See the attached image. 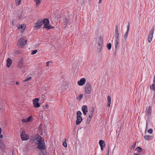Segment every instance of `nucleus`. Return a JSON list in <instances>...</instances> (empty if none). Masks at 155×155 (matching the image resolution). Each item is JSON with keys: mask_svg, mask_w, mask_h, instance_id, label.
<instances>
[{"mask_svg": "<svg viewBox=\"0 0 155 155\" xmlns=\"http://www.w3.org/2000/svg\"><path fill=\"white\" fill-rule=\"evenodd\" d=\"M81 113L80 111H78L77 113V120L76 121V125H79L82 121V119L81 117Z\"/></svg>", "mask_w": 155, "mask_h": 155, "instance_id": "20e7f679", "label": "nucleus"}, {"mask_svg": "<svg viewBox=\"0 0 155 155\" xmlns=\"http://www.w3.org/2000/svg\"><path fill=\"white\" fill-rule=\"evenodd\" d=\"M7 62V67L8 68L9 67L12 63V59L10 58H8L6 61Z\"/></svg>", "mask_w": 155, "mask_h": 155, "instance_id": "ddd939ff", "label": "nucleus"}, {"mask_svg": "<svg viewBox=\"0 0 155 155\" xmlns=\"http://www.w3.org/2000/svg\"><path fill=\"white\" fill-rule=\"evenodd\" d=\"M83 96L82 94H80L78 96V98L81 99L83 97Z\"/></svg>", "mask_w": 155, "mask_h": 155, "instance_id": "58836bf2", "label": "nucleus"}, {"mask_svg": "<svg viewBox=\"0 0 155 155\" xmlns=\"http://www.w3.org/2000/svg\"><path fill=\"white\" fill-rule=\"evenodd\" d=\"M102 0H99L98 4H100L102 2Z\"/></svg>", "mask_w": 155, "mask_h": 155, "instance_id": "37998d69", "label": "nucleus"}, {"mask_svg": "<svg viewBox=\"0 0 155 155\" xmlns=\"http://www.w3.org/2000/svg\"><path fill=\"white\" fill-rule=\"evenodd\" d=\"M39 155H46V153L45 151L44 152L43 151V152L41 151V152L40 153Z\"/></svg>", "mask_w": 155, "mask_h": 155, "instance_id": "72a5a7b5", "label": "nucleus"}, {"mask_svg": "<svg viewBox=\"0 0 155 155\" xmlns=\"http://www.w3.org/2000/svg\"><path fill=\"white\" fill-rule=\"evenodd\" d=\"M39 98H38L32 100L33 104L35 108H38L40 107V105L39 103Z\"/></svg>", "mask_w": 155, "mask_h": 155, "instance_id": "423d86ee", "label": "nucleus"}, {"mask_svg": "<svg viewBox=\"0 0 155 155\" xmlns=\"http://www.w3.org/2000/svg\"><path fill=\"white\" fill-rule=\"evenodd\" d=\"M98 38H99V39H100V42H102V41H103V39L101 37V36H99V37H98Z\"/></svg>", "mask_w": 155, "mask_h": 155, "instance_id": "e433bc0d", "label": "nucleus"}, {"mask_svg": "<svg viewBox=\"0 0 155 155\" xmlns=\"http://www.w3.org/2000/svg\"><path fill=\"white\" fill-rule=\"evenodd\" d=\"M33 143L37 146V148L40 149H44L45 148V144L44 139L41 136L36 135L32 139Z\"/></svg>", "mask_w": 155, "mask_h": 155, "instance_id": "f257e3e1", "label": "nucleus"}, {"mask_svg": "<svg viewBox=\"0 0 155 155\" xmlns=\"http://www.w3.org/2000/svg\"><path fill=\"white\" fill-rule=\"evenodd\" d=\"M91 90V86L90 84H87L85 87V92L89 94L90 93Z\"/></svg>", "mask_w": 155, "mask_h": 155, "instance_id": "6e6552de", "label": "nucleus"}, {"mask_svg": "<svg viewBox=\"0 0 155 155\" xmlns=\"http://www.w3.org/2000/svg\"><path fill=\"white\" fill-rule=\"evenodd\" d=\"M155 28V25H154L150 31L148 36V41L150 43L152 40L153 34Z\"/></svg>", "mask_w": 155, "mask_h": 155, "instance_id": "7ed1b4c3", "label": "nucleus"}, {"mask_svg": "<svg viewBox=\"0 0 155 155\" xmlns=\"http://www.w3.org/2000/svg\"><path fill=\"white\" fill-rule=\"evenodd\" d=\"M68 20L66 18H65L64 20V25H65V27H66L67 24H68Z\"/></svg>", "mask_w": 155, "mask_h": 155, "instance_id": "6ab92c4d", "label": "nucleus"}, {"mask_svg": "<svg viewBox=\"0 0 155 155\" xmlns=\"http://www.w3.org/2000/svg\"><path fill=\"white\" fill-rule=\"evenodd\" d=\"M23 67V60H21L18 63L17 67L19 68H21Z\"/></svg>", "mask_w": 155, "mask_h": 155, "instance_id": "2eb2a0df", "label": "nucleus"}, {"mask_svg": "<svg viewBox=\"0 0 155 155\" xmlns=\"http://www.w3.org/2000/svg\"><path fill=\"white\" fill-rule=\"evenodd\" d=\"M93 114V112L92 111H91V114L89 116V117L90 118V119L89 120L88 119L87 120V121H88V123H89L90 122L91 120V118L92 117Z\"/></svg>", "mask_w": 155, "mask_h": 155, "instance_id": "412c9836", "label": "nucleus"}, {"mask_svg": "<svg viewBox=\"0 0 155 155\" xmlns=\"http://www.w3.org/2000/svg\"><path fill=\"white\" fill-rule=\"evenodd\" d=\"M151 137V136H149V135H145L144 136L145 139L146 140H149L150 139V138Z\"/></svg>", "mask_w": 155, "mask_h": 155, "instance_id": "b1692460", "label": "nucleus"}, {"mask_svg": "<svg viewBox=\"0 0 155 155\" xmlns=\"http://www.w3.org/2000/svg\"><path fill=\"white\" fill-rule=\"evenodd\" d=\"M26 28V25L24 24H22L20 26L18 27V29L21 30L23 32V31L25 30Z\"/></svg>", "mask_w": 155, "mask_h": 155, "instance_id": "f3484780", "label": "nucleus"}, {"mask_svg": "<svg viewBox=\"0 0 155 155\" xmlns=\"http://www.w3.org/2000/svg\"><path fill=\"white\" fill-rule=\"evenodd\" d=\"M31 78H27L25 80L23 81V82L24 83L26 84L28 83V81L31 79Z\"/></svg>", "mask_w": 155, "mask_h": 155, "instance_id": "393cba45", "label": "nucleus"}, {"mask_svg": "<svg viewBox=\"0 0 155 155\" xmlns=\"http://www.w3.org/2000/svg\"><path fill=\"white\" fill-rule=\"evenodd\" d=\"M119 34V31L118 28V27L117 25L116 28V30L115 31V34Z\"/></svg>", "mask_w": 155, "mask_h": 155, "instance_id": "c756f323", "label": "nucleus"}, {"mask_svg": "<svg viewBox=\"0 0 155 155\" xmlns=\"http://www.w3.org/2000/svg\"><path fill=\"white\" fill-rule=\"evenodd\" d=\"M42 25V21L38 20L37 22L35 23L34 28L35 29L38 30L40 29Z\"/></svg>", "mask_w": 155, "mask_h": 155, "instance_id": "39448f33", "label": "nucleus"}, {"mask_svg": "<svg viewBox=\"0 0 155 155\" xmlns=\"http://www.w3.org/2000/svg\"><path fill=\"white\" fill-rule=\"evenodd\" d=\"M21 2V0H16L15 1V4L16 5H19Z\"/></svg>", "mask_w": 155, "mask_h": 155, "instance_id": "4be33fe9", "label": "nucleus"}, {"mask_svg": "<svg viewBox=\"0 0 155 155\" xmlns=\"http://www.w3.org/2000/svg\"><path fill=\"white\" fill-rule=\"evenodd\" d=\"M119 35L118 34H115V41H119Z\"/></svg>", "mask_w": 155, "mask_h": 155, "instance_id": "bb28decb", "label": "nucleus"}, {"mask_svg": "<svg viewBox=\"0 0 155 155\" xmlns=\"http://www.w3.org/2000/svg\"><path fill=\"white\" fill-rule=\"evenodd\" d=\"M63 145L65 147H67V144L66 142V139H65V141L63 143Z\"/></svg>", "mask_w": 155, "mask_h": 155, "instance_id": "473e14b6", "label": "nucleus"}, {"mask_svg": "<svg viewBox=\"0 0 155 155\" xmlns=\"http://www.w3.org/2000/svg\"><path fill=\"white\" fill-rule=\"evenodd\" d=\"M107 47L108 49L110 50L111 48V43H108L107 45Z\"/></svg>", "mask_w": 155, "mask_h": 155, "instance_id": "a878e982", "label": "nucleus"}, {"mask_svg": "<svg viewBox=\"0 0 155 155\" xmlns=\"http://www.w3.org/2000/svg\"><path fill=\"white\" fill-rule=\"evenodd\" d=\"M5 146V144H4V143L3 142V145L2 144H0V147H4Z\"/></svg>", "mask_w": 155, "mask_h": 155, "instance_id": "a19ab883", "label": "nucleus"}, {"mask_svg": "<svg viewBox=\"0 0 155 155\" xmlns=\"http://www.w3.org/2000/svg\"><path fill=\"white\" fill-rule=\"evenodd\" d=\"M137 149L139 152H140L142 150V149L140 147H137Z\"/></svg>", "mask_w": 155, "mask_h": 155, "instance_id": "4c0bfd02", "label": "nucleus"}, {"mask_svg": "<svg viewBox=\"0 0 155 155\" xmlns=\"http://www.w3.org/2000/svg\"><path fill=\"white\" fill-rule=\"evenodd\" d=\"M150 87L152 90L154 91L155 90V84H153L152 86Z\"/></svg>", "mask_w": 155, "mask_h": 155, "instance_id": "c85d7f7f", "label": "nucleus"}, {"mask_svg": "<svg viewBox=\"0 0 155 155\" xmlns=\"http://www.w3.org/2000/svg\"><path fill=\"white\" fill-rule=\"evenodd\" d=\"M82 109L84 115H86L88 111L87 107L85 105H84L83 106Z\"/></svg>", "mask_w": 155, "mask_h": 155, "instance_id": "f8f14e48", "label": "nucleus"}, {"mask_svg": "<svg viewBox=\"0 0 155 155\" xmlns=\"http://www.w3.org/2000/svg\"><path fill=\"white\" fill-rule=\"evenodd\" d=\"M86 80L84 78H82L80 81L78 82V83L79 85H82L84 84Z\"/></svg>", "mask_w": 155, "mask_h": 155, "instance_id": "4468645a", "label": "nucleus"}, {"mask_svg": "<svg viewBox=\"0 0 155 155\" xmlns=\"http://www.w3.org/2000/svg\"><path fill=\"white\" fill-rule=\"evenodd\" d=\"M33 118L31 116L29 117L27 119H23L22 120V121L23 122H32V121Z\"/></svg>", "mask_w": 155, "mask_h": 155, "instance_id": "1a4fd4ad", "label": "nucleus"}, {"mask_svg": "<svg viewBox=\"0 0 155 155\" xmlns=\"http://www.w3.org/2000/svg\"><path fill=\"white\" fill-rule=\"evenodd\" d=\"M45 107L46 108H48V104H46L45 105Z\"/></svg>", "mask_w": 155, "mask_h": 155, "instance_id": "c03bdc74", "label": "nucleus"}, {"mask_svg": "<svg viewBox=\"0 0 155 155\" xmlns=\"http://www.w3.org/2000/svg\"><path fill=\"white\" fill-rule=\"evenodd\" d=\"M151 111V107H149L148 110L147 111V115H150Z\"/></svg>", "mask_w": 155, "mask_h": 155, "instance_id": "5701e85b", "label": "nucleus"}, {"mask_svg": "<svg viewBox=\"0 0 155 155\" xmlns=\"http://www.w3.org/2000/svg\"><path fill=\"white\" fill-rule=\"evenodd\" d=\"M37 52H38V50H35L32 51L31 54L32 55L34 54H35Z\"/></svg>", "mask_w": 155, "mask_h": 155, "instance_id": "7c9ffc66", "label": "nucleus"}, {"mask_svg": "<svg viewBox=\"0 0 155 155\" xmlns=\"http://www.w3.org/2000/svg\"><path fill=\"white\" fill-rule=\"evenodd\" d=\"M109 155V154H108V155Z\"/></svg>", "mask_w": 155, "mask_h": 155, "instance_id": "09e8293b", "label": "nucleus"}, {"mask_svg": "<svg viewBox=\"0 0 155 155\" xmlns=\"http://www.w3.org/2000/svg\"><path fill=\"white\" fill-rule=\"evenodd\" d=\"M118 44L119 41H115L114 45L115 48L116 49H117L119 48Z\"/></svg>", "mask_w": 155, "mask_h": 155, "instance_id": "aec40b11", "label": "nucleus"}, {"mask_svg": "<svg viewBox=\"0 0 155 155\" xmlns=\"http://www.w3.org/2000/svg\"><path fill=\"white\" fill-rule=\"evenodd\" d=\"M27 40L24 37H22L18 40V47L22 48L26 44Z\"/></svg>", "mask_w": 155, "mask_h": 155, "instance_id": "f03ea898", "label": "nucleus"}, {"mask_svg": "<svg viewBox=\"0 0 155 155\" xmlns=\"http://www.w3.org/2000/svg\"><path fill=\"white\" fill-rule=\"evenodd\" d=\"M153 84H155V78H154Z\"/></svg>", "mask_w": 155, "mask_h": 155, "instance_id": "de8ad7c7", "label": "nucleus"}, {"mask_svg": "<svg viewBox=\"0 0 155 155\" xmlns=\"http://www.w3.org/2000/svg\"><path fill=\"white\" fill-rule=\"evenodd\" d=\"M136 143H135V144L134 145H133V146H132V147H131V149H134L135 147V146H136Z\"/></svg>", "mask_w": 155, "mask_h": 155, "instance_id": "ea45409f", "label": "nucleus"}, {"mask_svg": "<svg viewBox=\"0 0 155 155\" xmlns=\"http://www.w3.org/2000/svg\"><path fill=\"white\" fill-rule=\"evenodd\" d=\"M21 138L22 140H28L29 137L28 135L26 134L25 130H23L21 135Z\"/></svg>", "mask_w": 155, "mask_h": 155, "instance_id": "0eeeda50", "label": "nucleus"}, {"mask_svg": "<svg viewBox=\"0 0 155 155\" xmlns=\"http://www.w3.org/2000/svg\"><path fill=\"white\" fill-rule=\"evenodd\" d=\"M127 31L125 33L124 35V38L123 39V41L124 42H125L127 40V36H128V32L129 29V24L128 26L127 27Z\"/></svg>", "mask_w": 155, "mask_h": 155, "instance_id": "9d476101", "label": "nucleus"}, {"mask_svg": "<svg viewBox=\"0 0 155 155\" xmlns=\"http://www.w3.org/2000/svg\"><path fill=\"white\" fill-rule=\"evenodd\" d=\"M2 131V129L0 127V138H2L3 137V135L1 134V132Z\"/></svg>", "mask_w": 155, "mask_h": 155, "instance_id": "f704fd0d", "label": "nucleus"}, {"mask_svg": "<svg viewBox=\"0 0 155 155\" xmlns=\"http://www.w3.org/2000/svg\"><path fill=\"white\" fill-rule=\"evenodd\" d=\"M42 24H44V25L45 24H48L49 23V21L48 19L47 18H45L43 21H42Z\"/></svg>", "mask_w": 155, "mask_h": 155, "instance_id": "a211bd4d", "label": "nucleus"}, {"mask_svg": "<svg viewBox=\"0 0 155 155\" xmlns=\"http://www.w3.org/2000/svg\"><path fill=\"white\" fill-rule=\"evenodd\" d=\"M99 143L101 150H103V148L105 146V144L104 141L102 140H100Z\"/></svg>", "mask_w": 155, "mask_h": 155, "instance_id": "9b49d317", "label": "nucleus"}, {"mask_svg": "<svg viewBox=\"0 0 155 155\" xmlns=\"http://www.w3.org/2000/svg\"><path fill=\"white\" fill-rule=\"evenodd\" d=\"M20 84L19 82H18V81H17V82H16V84H17L18 85V84Z\"/></svg>", "mask_w": 155, "mask_h": 155, "instance_id": "a18cd8bd", "label": "nucleus"}, {"mask_svg": "<svg viewBox=\"0 0 155 155\" xmlns=\"http://www.w3.org/2000/svg\"><path fill=\"white\" fill-rule=\"evenodd\" d=\"M107 98H108V106H110V101H111V97L110 96H108L107 97Z\"/></svg>", "mask_w": 155, "mask_h": 155, "instance_id": "cd10ccee", "label": "nucleus"}, {"mask_svg": "<svg viewBox=\"0 0 155 155\" xmlns=\"http://www.w3.org/2000/svg\"><path fill=\"white\" fill-rule=\"evenodd\" d=\"M53 26L50 25L49 23L48 24H45L44 25L43 28H45L47 30H48L53 28Z\"/></svg>", "mask_w": 155, "mask_h": 155, "instance_id": "dca6fc26", "label": "nucleus"}, {"mask_svg": "<svg viewBox=\"0 0 155 155\" xmlns=\"http://www.w3.org/2000/svg\"><path fill=\"white\" fill-rule=\"evenodd\" d=\"M0 109L1 110H2V111L4 110V108L3 107V108H1L0 107Z\"/></svg>", "mask_w": 155, "mask_h": 155, "instance_id": "49530a36", "label": "nucleus"}, {"mask_svg": "<svg viewBox=\"0 0 155 155\" xmlns=\"http://www.w3.org/2000/svg\"><path fill=\"white\" fill-rule=\"evenodd\" d=\"M148 132L150 134H151L153 132V130L152 129H150L148 130Z\"/></svg>", "mask_w": 155, "mask_h": 155, "instance_id": "c9c22d12", "label": "nucleus"}, {"mask_svg": "<svg viewBox=\"0 0 155 155\" xmlns=\"http://www.w3.org/2000/svg\"><path fill=\"white\" fill-rule=\"evenodd\" d=\"M52 63V62L51 61H48L46 63V66L47 67H48V68H47L48 69L49 68V64L50 63Z\"/></svg>", "mask_w": 155, "mask_h": 155, "instance_id": "2f4dec72", "label": "nucleus"}, {"mask_svg": "<svg viewBox=\"0 0 155 155\" xmlns=\"http://www.w3.org/2000/svg\"><path fill=\"white\" fill-rule=\"evenodd\" d=\"M0 144L3 145V142L2 140L0 138Z\"/></svg>", "mask_w": 155, "mask_h": 155, "instance_id": "79ce46f5", "label": "nucleus"}]
</instances>
